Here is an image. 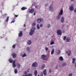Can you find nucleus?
I'll use <instances>...</instances> for the list:
<instances>
[{"mask_svg":"<svg viewBox=\"0 0 76 76\" xmlns=\"http://www.w3.org/2000/svg\"><path fill=\"white\" fill-rule=\"evenodd\" d=\"M35 8H37L38 7H37V6H35Z\"/></svg>","mask_w":76,"mask_h":76,"instance_id":"obj_55","label":"nucleus"},{"mask_svg":"<svg viewBox=\"0 0 76 76\" xmlns=\"http://www.w3.org/2000/svg\"><path fill=\"white\" fill-rule=\"evenodd\" d=\"M38 76H40L39 75H38Z\"/></svg>","mask_w":76,"mask_h":76,"instance_id":"obj_61","label":"nucleus"},{"mask_svg":"<svg viewBox=\"0 0 76 76\" xmlns=\"http://www.w3.org/2000/svg\"><path fill=\"white\" fill-rule=\"evenodd\" d=\"M63 31V33H65V31H64V30H63V31Z\"/></svg>","mask_w":76,"mask_h":76,"instance_id":"obj_51","label":"nucleus"},{"mask_svg":"<svg viewBox=\"0 0 76 76\" xmlns=\"http://www.w3.org/2000/svg\"><path fill=\"white\" fill-rule=\"evenodd\" d=\"M50 25L49 24L47 26V27L48 28H50Z\"/></svg>","mask_w":76,"mask_h":76,"instance_id":"obj_39","label":"nucleus"},{"mask_svg":"<svg viewBox=\"0 0 76 76\" xmlns=\"http://www.w3.org/2000/svg\"><path fill=\"white\" fill-rule=\"evenodd\" d=\"M66 54H67V53H68V51H66Z\"/></svg>","mask_w":76,"mask_h":76,"instance_id":"obj_53","label":"nucleus"},{"mask_svg":"<svg viewBox=\"0 0 76 76\" xmlns=\"http://www.w3.org/2000/svg\"><path fill=\"white\" fill-rule=\"evenodd\" d=\"M54 52V50L52 49L51 53V54L53 55V54Z\"/></svg>","mask_w":76,"mask_h":76,"instance_id":"obj_25","label":"nucleus"},{"mask_svg":"<svg viewBox=\"0 0 76 76\" xmlns=\"http://www.w3.org/2000/svg\"><path fill=\"white\" fill-rule=\"evenodd\" d=\"M31 43V40H28L27 43V44L28 45H30Z\"/></svg>","mask_w":76,"mask_h":76,"instance_id":"obj_20","label":"nucleus"},{"mask_svg":"<svg viewBox=\"0 0 76 76\" xmlns=\"http://www.w3.org/2000/svg\"><path fill=\"white\" fill-rule=\"evenodd\" d=\"M41 57L42 58L43 60H46V58H45V55H42Z\"/></svg>","mask_w":76,"mask_h":76,"instance_id":"obj_10","label":"nucleus"},{"mask_svg":"<svg viewBox=\"0 0 76 76\" xmlns=\"http://www.w3.org/2000/svg\"><path fill=\"white\" fill-rule=\"evenodd\" d=\"M43 72H41V76H43Z\"/></svg>","mask_w":76,"mask_h":76,"instance_id":"obj_43","label":"nucleus"},{"mask_svg":"<svg viewBox=\"0 0 76 76\" xmlns=\"http://www.w3.org/2000/svg\"><path fill=\"white\" fill-rule=\"evenodd\" d=\"M36 15V13H35V12H34V14H33V15Z\"/></svg>","mask_w":76,"mask_h":76,"instance_id":"obj_49","label":"nucleus"},{"mask_svg":"<svg viewBox=\"0 0 76 76\" xmlns=\"http://www.w3.org/2000/svg\"><path fill=\"white\" fill-rule=\"evenodd\" d=\"M15 63V61H14L12 63V66L13 67H16V65Z\"/></svg>","mask_w":76,"mask_h":76,"instance_id":"obj_12","label":"nucleus"},{"mask_svg":"<svg viewBox=\"0 0 76 76\" xmlns=\"http://www.w3.org/2000/svg\"><path fill=\"white\" fill-rule=\"evenodd\" d=\"M38 66V64L37 62H34L32 64V66L34 67H37Z\"/></svg>","mask_w":76,"mask_h":76,"instance_id":"obj_4","label":"nucleus"},{"mask_svg":"<svg viewBox=\"0 0 76 76\" xmlns=\"http://www.w3.org/2000/svg\"><path fill=\"white\" fill-rule=\"evenodd\" d=\"M36 4V3H34V5H35V4Z\"/></svg>","mask_w":76,"mask_h":76,"instance_id":"obj_58","label":"nucleus"},{"mask_svg":"<svg viewBox=\"0 0 76 76\" xmlns=\"http://www.w3.org/2000/svg\"><path fill=\"white\" fill-rule=\"evenodd\" d=\"M48 4L47 3V4H45V7H47L48 5Z\"/></svg>","mask_w":76,"mask_h":76,"instance_id":"obj_44","label":"nucleus"},{"mask_svg":"<svg viewBox=\"0 0 76 76\" xmlns=\"http://www.w3.org/2000/svg\"><path fill=\"white\" fill-rule=\"evenodd\" d=\"M34 74L35 76H37V74H38L37 71V70L35 71Z\"/></svg>","mask_w":76,"mask_h":76,"instance_id":"obj_15","label":"nucleus"},{"mask_svg":"<svg viewBox=\"0 0 76 76\" xmlns=\"http://www.w3.org/2000/svg\"><path fill=\"white\" fill-rule=\"evenodd\" d=\"M9 62L10 63H12L13 62V61L12 60H9Z\"/></svg>","mask_w":76,"mask_h":76,"instance_id":"obj_38","label":"nucleus"},{"mask_svg":"<svg viewBox=\"0 0 76 76\" xmlns=\"http://www.w3.org/2000/svg\"><path fill=\"white\" fill-rule=\"evenodd\" d=\"M26 9H27V8H26V7H23L21 9V10H26Z\"/></svg>","mask_w":76,"mask_h":76,"instance_id":"obj_22","label":"nucleus"},{"mask_svg":"<svg viewBox=\"0 0 76 76\" xmlns=\"http://www.w3.org/2000/svg\"><path fill=\"white\" fill-rule=\"evenodd\" d=\"M32 29L33 30H31V31L29 33V34L30 35H32L33 34L34 32V30L36 29V28L35 27H34Z\"/></svg>","mask_w":76,"mask_h":76,"instance_id":"obj_2","label":"nucleus"},{"mask_svg":"<svg viewBox=\"0 0 76 76\" xmlns=\"http://www.w3.org/2000/svg\"><path fill=\"white\" fill-rule=\"evenodd\" d=\"M44 20L43 18H41L40 19H38L37 20V23H40L41 22H42Z\"/></svg>","mask_w":76,"mask_h":76,"instance_id":"obj_3","label":"nucleus"},{"mask_svg":"<svg viewBox=\"0 0 76 76\" xmlns=\"http://www.w3.org/2000/svg\"><path fill=\"white\" fill-rule=\"evenodd\" d=\"M75 67H76V63H75Z\"/></svg>","mask_w":76,"mask_h":76,"instance_id":"obj_56","label":"nucleus"},{"mask_svg":"<svg viewBox=\"0 0 76 76\" xmlns=\"http://www.w3.org/2000/svg\"><path fill=\"white\" fill-rule=\"evenodd\" d=\"M45 49L46 51H48V48H47V47H46L45 48Z\"/></svg>","mask_w":76,"mask_h":76,"instance_id":"obj_36","label":"nucleus"},{"mask_svg":"<svg viewBox=\"0 0 76 76\" xmlns=\"http://www.w3.org/2000/svg\"><path fill=\"white\" fill-rule=\"evenodd\" d=\"M24 74H25V75H27V72H24Z\"/></svg>","mask_w":76,"mask_h":76,"instance_id":"obj_40","label":"nucleus"},{"mask_svg":"<svg viewBox=\"0 0 76 76\" xmlns=\"http://www.w3.org/2000/svg\"><path fill=\"white\" fill-rule=\"evenodd\" d=\"M58 68V66L56 67V69H57Z\"/></svg>","mask_w":76,"mask_h":76,"instance_id":"obj_57","label":"nucleus"},{"mask_svg":"<svg viewBox=\"0 0 76 76\" xmlns=\"http://www.w3.org/2000/svg\"><path fill=\"white\" fill-rule=\"evenodd\" d=\"M34 10L33 9H32L31 10L29 11V13H32L33 12H34Z\"/></svg>","mask_w":76,"mask_h":76,"instance_id":"obj_16","label":"nucleus"},{"mask_svg":"<svg viewBox=\"0 0 76 76\" xmlns=\"http://www.w3.org/2000/svg\"><path fill=\"white\" fill-rule=\"evenodd\" d=\"M57 51L58 52L57 53V55H59L61 53V50H57Z\"/></svg>","mask_w":76,"mask_h":76,"instance_id":"obj_21","label":"nucleus"},{"mask_svg":"<svg viewBox=\"0 0 76 76\" xmlns=\"http://www.w3.org/2000/svg\"><path fill=\"white\" fill-rule=\"evenodd\" d=\"M57 33L58 35H61L62 34V32L60 30H58L57 31Z\"/></svg>","mask_w":76,"mask_h":76,"instance_id":"obj_6","label":"nucleus"},{"mask_svg":"<svg viewBox=\"0 0 76 76\" xmlns=\"http://www.w3.org/2000/svg\"><path fill=\"white\" fill-rule=\"evenodd\" d=\"M69 10L71 11H72L74 10V8L73 5H70L69 7Z\"/></svg>","mask_w":76,"mask_h":76,"instance_id":"obj_8","label":"nucleus"},{"mask_svg":"<svg viewBox=\"0 0 76 76\" xmlns=\"http://www.w3.org/2000/svg\"><path fill=\"white\" fill-rule=\"evenodd\" d=\"M12 56L13 58H15L16 57L17 55L16 53H12Z\"/></svg>","mask_w":76,"mask_h":76,"instance_id":"obj_9","label":"nucleus"},{"mask_svg":"<svg viewBox=\"0 0 76 76\" xmlns=\"http://www.w3.org/2000/svg\"><path fill=\"white\" fill-rule=\"evenodd\" d=\"M53 4H51L50 5V7H49V10L51 12H53V11L54 10L53 8Z\"/></svg>","mask_w":76,"mask_h":76,"instance_id":"obj_5","label":"nucleus"},{"mask_svg":"<svg viewBox=\"0 0 76 76\" xmlns=\"http://www.w3.org/2000/svg\"><path fill=\"white\" fill-rule=\"evenodd\" d=\"M70 39L69 37H67L66 38V41L67 42H69L70 41Z\"/></svg>","mask_w":76,"mask_h":76,"instance_id":"obj_11","label":"nucleus"},{"mask_svg":"<svg viewBox=\"0 0 76 76\" xmlns=\"http://www.w3.org/2000/svg\"><path fill=\"white\" fill-rule=\"evenodd\" d=\"M63 14V10H61L60 11V13H59L58 15V16L57 17L56 19L57 20H58L60 19L61 15H62Z\"/></svg>","mask_w":76,"mask_h":76,"instance_id":"obj_1","label":"nucleus"},{"mask_svg":"<svg viewBox=\"0 0 76 76\" xmlns=\"http://www.w3.org/2000/svg\"><path fill=\"white\" fill-rule=\"evenodd\" d=\"M23 35V31H20L19 33L18 34V37H22Z\"/></svg>","mask_w":76,"mask_h":76,"instance_id":"obj_7","label":"nucleus"},{"mask_svg":"<svg viewBox=\"0 0 76 76\" xmlns=\"http://www.w3.org/2000/svg\"><path fill=\"white\" fill-rule=\"evenodd\" d=\"M15 45L14 44L13 45V46H12V47L13 48L15 49Z\"/></svg>","mask_w":76,"mask_h":76,"instance_id":"obj_33","label":"nucleus"},{"mask_svg":"<svg viewBox=\"0 0 76 76\" xmlns=\"http://www.w3.org/2000/svg\"><path fill=\"white\" fill-rule=\"evenodd\" d=\"M15 17H18V15H15Z\"/></svg>","mask_w":76,"mask_h":76,"instance_id":"obj_48","label":"nucleus"},{"mask_svg":"<svg viewBox=\"0 0 76 76\" xmlns=\"http://www.w3.org/2000/svg\"><path fill=\"white\" fill-rule=\"evenodd\" d=\"M74 12H76V8L75 9V10H74Z\"/></svg>","mask_w":76,"mask_h":76,"instance_id":"obj_47","label":"nucleus"},{"mask_svg":"<svg viewBox=\"0 0 76 76\" xmlns=\"http://www.w3.org/2000/svg\"><path fill=\"white\" fill-rule=\"evenodd\" d=\"M54 44V42H51L50 43V45H53Z\"/></svg>","mask_w":76,"mask_h":76,"instance_id":"obj_32","label":"nucleus"},{"mask_svg":"<svg viewBox=\"0 0 76 76\" xmlns=\"http://www.w3.org/2000/svg\"><path fill=\"white\" fill-rule=\"evenodd\" d=\"M75 60L76 59H75V58H73L72 59V63L73 64H74L75 62Z\"/></svg>","mask_w":76,"mask_h":76,"instance_id":"obj_17","label":"nucleus"},{"mask_svg":"<svg viewBox=\"0 0 76 76\" xmlns=\"http://www.w3.org/2000/svg\"><path fill=\"white\" fill-rule=\"evenodd\" d=\"M59 60H60L61 61H63L64 60V59L62 56H60L59 58Z\"/></svg>","mask_w":76,"mask_h":76,"instance_id":"obj_18","label":"nucleus"},{"mask_svg":"<svg viewBox=\"0 0 76 76\" xmlns=\"http://www.w3.org/2000/svg\"><path fill=\"white\" fill-rule=\"evenodd\" d=\"M27 72H29V71H28Z\"/></svg>","mask_w":76,"mask_h":76,"instance_id":"obj_59","label":"nucleus"},{"mask_svg":"<svg viewBox=\"0 0 76 76\" xmlns=\"http://www.w3.org/2000/svg\"><path fill=\"white\" fill-rule=\"evenodd\" d=\"M69 53H68V55L69 56H70L71 54V50H69Z\"/></svg>","mask_w":76,"mask_h":76,"instance_id":"obj_24","label":"nucleus"},{"mask_svg":"<svg viewBox=\"0 0 76 76\" xmlns=\"http://www.w3.org/2000/svg\"><path fill=\"white\" fill-rule=\"evenodd\" d=\"M64 17H62L61 18V23H63L64 22Z\"/></svg>","mask_w":76,"mask_h":76,"instance_id":"obj_14","label":"nucleus"},{"mask_svg":"<svg viewBox=\"0 0 76 76\" xmlns=\"http://www.w3.org/2000/svg\"><path fill=\"white\" fill-rule=\"evenodd\" d=\"M26 50L27 51H30V48H29V47H28L27 48H26Z\"/></svg>","mask_w":76,"mask_h":76,"instance_id":"obj_35","label":"nucleus"},{"mask_svg":"<svg viewBox=\"0 0 76 76\" xmlns=\"http://www.w3.org/2000/svg\"><path fill=\"white\" fill-rule=\"evenodd\" d=\"M66 63L65 62H63L62 63V67H63L64 66H66Z\"/></svg>","mask_w":76,"mask_h":76,"instance_id":"obj_19","label":"nucleus"},{"mask_svg":"<svg viewBox=\"0 0 76 76\" xmlns=\"http://www.w3.org/2000/svg\"><path fill=\"white\" fill-rule=\"evenodd\" d=\"M36 25V23H33L32 25L33 26H35Z\"/></svg>","mask_w":76,"mask_h":76,"instance_id":"obj_37","label":"nucleus"},{"mask_svg":"<svg viewBox=\"0 0 76 76\" xmlns=\"http://www.w3.org/2000/svg\"><path fill=\"white\" fill-rule=\"evenodd\" d=\"M26 53H25V54H24V55H23L22 56V57H26Z\"/></svg>","mask_w":76,"mask_h":76,"instance_id":"obj_34","label":"nucleus"},{"mask_svg":"<svg viewBox=\"0 0 76 76\" xmlns=\"http://www.w3.org/2000/svg\"><path fill=\"white\" fill-rule=\"evenodd\" d=\"M49 76H52V75H49Z\"/></svg>","mask_w":76,"mask_h":76,"instance_id":"obj_60","label":"nucleus"},{"mask_svg":"<svg viewBox=\"0 0 76 76\" xmlns=\"http://www.w3.org/2000/svg\"><path fill=\"white\" fill-rule=\"evenodd\" d=\"M51 69H49V72L50 73H51Z\"/></svg>","mask_w":76,"mask_h":76,"instance_id":"obj_46","label":"nucleus"},{"mask_svg":"<svg viewBox=\"0 0 76 76\" xmlns=\"http://www.w3.org/2000/svg\"><path fill=\"white\" fill-rule=\"evenodd\" d=\"M37 28L38 29H39L40 28L39 26V24H37Z\"/></svg>","mask_w":76,"mask_h":76,"instance_id":"obj_29","label":"nucleus"},{"mask_svg":"<svg viewBox=\"0 0 76 76\" xmlns=\"http://www.w3.org/2000/svg\"><path fill=\"white\" fill-rule=\"evenodd\" d=\"M45 67V65H42V67L41 68V69H44V68Z\"/></svg>","mask_w":76,"mask_h":76,"instance_id":"obj_26","label":"nucleus"},{"mask_svg":"<svg viewBox=\"0 0 76 76\" xmlns=\"http://www.w3.org/2000/svg\"><path fill=\"white\" fill-rule=\"evenodd\" d=\"M27 76H32V74H28L27 75H26Z\"/></svg>","mask_w":76,"mask_h":76,"instance_id":"obj_30","label":"nucleus"},{"mask_svg":"<svg viewBox=\"0 0 76 76\" xmlns=\"http://www.w3.org/2000/svg\"><path fill=\"white\" fill-rule=\"evenodd\" d=\"M66 36H64V37L63 38V39L65 41L66 40Z\"/></svg>","mask_w":76,"mask_h":76,"instance_id":"obj_31","label":"nucleus"},{"mask_svg":"<svg viewBox=\"0 0 76 76\" xmlns=\"http://www.w3.org/2000/svg\"><path fill=\"white\" fill-rule=\"evenodd\" d=\"M43 26V25L42 24H41L40 25V27H42Z\"/></svg>","mask_w":76,"mask_h":76,"instance_id":"obj_42","label":"nucleus"},{"mask_svg":"<svg viewBox=\"0 0 76 76\" xmlns=\"http://www.w3.org/2000/svg\"><path fill=\"white\" fill-rule=\"evenodd\" d=\"M23 26L24 27H26V25L25 24H24V25H23Z\"/></svg>","mask_w":76,"mask_h":76,"instance_id":"obj_50","label":"nucleus"},{"mask_svg":"<svg viewBox=\"0 0 76 76\" xmlns=\"http://www.w3.org/2000/svg\"><path fill=\"white\" fill-rule=\"evenodd\" d=\"M72 74H70L69 75V76H72Z\"/></svg>","mask_w":76,"mask_h":76,"instance_id":"obj_45","label":"nucleus"},{"mask_svg":"<svg viewBox=\"0 0 76 76\" xmlns=\"http://www.w3.org/2000/svg\"><path fill=\"white\" fill-rule=\"evenodd\" d=\"M18 71L17 69H15L14 72L15 74H16L18 73Z\"/></svg>","mask_w":76,"mask_h":76,"instance_id":"obj_27","label":"nucleus"},{"mask_svg":"<svg viewBox=\"0 0 76 76\" xmlns=\"http://www.w3.org/2000/svg\"><path fill=\"white\" fill-rule=\"evenodd\" d=\"M23 76H27V75H23Z\"/></svg>","mask_w":76,"mask_h":76,"instance_id":"obj_52","label":"nucleus"},{"mask_svg":"<svg viewBox=\"0 0 76 76\" xmlns=\"http://www.w3.org/2000/svg\"><path fill=\"white\" fill-rule=\"evenodd\" d=\"M17 65L18 66V69H19L20 68V64H19V63H18L17 64Z\"/></svg>","mask_w":76,"mask_h":76,"instance_id":"obj_23","label":"nucleus"},{"mask_svg":"<svg viewBox=\"0 0 76 76\" xmlns=\"http://www.w3.org/2000/svg\"><path fill=\"white\" fill-rule=\"evenodd\" d=\"M46 70L47 69H44L43 71V74L44 75H45V76H46L47 74Z\"/></svg>","mask_w":76,"mask_h":76,"instance_id":"obj_13","label":"nucleus"},{"mask_svg":"<svg viewBox=\"0 0 76 76\" xmlns=\"http://www.w3.org/2000/svg\"><path fill=\"white\" fill-rule=\"evenodd\" d=\"M9 17H7V18L6 19V22H8L9 21Z\"/></svg>","mask_w":76,"mask_h":76,"instance_id":"obj_28","label":"nucleus"},{"mask_svg":"<svg viewBox=\"0 0 76 76\" xmlns=\"http://www.w3.org/2000/svg\"><path fill=\"white\" fill-rule=\"evenodd\" d=\"M15 20H13L11 22V23H15Z\"/></svg>","mask_w":76,"mask_h":76,"instance_id":"obj_41","label":"nucleus"},{"mask_svg":"<svg viewBox=\"0 0 76 76\" xmlns=\"http://www.w3.org/2000/svg\"><path fill=\"white\" fill-rule=\"evenodd\" d=\"M75 0H71V1H74Z\"/></svg>","mask_w":76,"mask_h":76,"instance_id":"obj_54","label":"nucleus"}]
</instances>
